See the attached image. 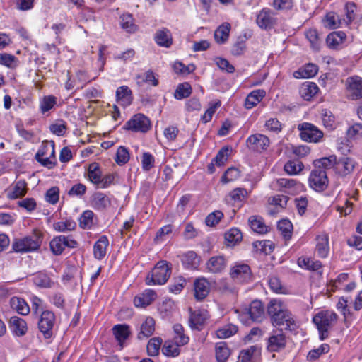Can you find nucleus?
<instances>
[{
	"label": "nucleus",
	"instance_id": "obj_1",
	"mask_svg": "<svg viewBox=\"0 0 362 362\" xmlns=\"http://www.w3.org/2000/svg\"><path fill=\"white\" fill-rule=\"evenodd\" d=\"M267 313L272 325L276 327L293 331L298 327L295 316L281 299H272L267 304Z\"/></svg>",
	"mask_w": 362,
	"mask_h": 362
},
{
	"label": "nucleus",
	"instance_id": "obj_2",
	"mask_svg": "<svg viewBox=\"0 0 362 362\" xmlns=\"http://www.w3.org/2000/svg\"><path fill=\"white\" fill-rule=\"evenodd\" d=\"M316 163L317 166L332 169L337 177L342 178L352 174L357 165L354 158L346 156L338 158L336 155L317 159Z\"/></svg>",
	"mask_w": 362,
	"mask_h": 362
},
{
	"label": "nucleus",
	"instance_id": "obj_3",
	"mask_svg": "<svg viewBox=\"0 0 362 362\" xmlns=\"http://www.w3.org/2000/svg\"><path fill=\"white\" fill-rule=\"evenodd\" d=\"M337 314L330 310H321L313 317V322L317 327L319 339L323 341L329 336V331L337 323Z\"/></svg>",
	"mask_w": 362,
	"mask_h": 362
},
{
	"label": "nucleus",
	"instance_id": "obj_4",
	"mask_svg": "<svg viewBox=\"0 0 362 362\" xmlns=\"http://www.w3.org/2000/svg\"><path fill=\"white\" fill-rule=\"evenodd\" d=\"M172 272V264L166 260L158 261L151 272L148 274L146 285H163L169 279Z\"/></svg>",
	"mask_w": 362,
	"mask_h": 362
},
{
	"label": "nucleus",
	"instance_id": "obj_5",
	"mask_svg": "<svg viewBox=\"0 0 362 362\" xmlns=\"http://www.w3.org/2000/svg\"><path fill=\"white\" fill-rule=\"evenodd\" d=\"M317 159L314 160L313 165L314 168L311 170L308 177V185L314 191L317 192H322L329 185V178L326 170L324 166H317L316 163Z\"/></svg>",
	"mask_w": 362,
	"mask_h": 362
},
{
	"label": "nucleus",
	"instance_id": "obj_6",
	"mask_svg": "<svg viewBox=\"0 0 362 362\" xmlns=\"http://www.w3.org/2000/svg\"><path fill=\"white\" fill-rule=\"evenodd\" d=\"M35 158L41 165L48 169L54 168L57 164L54 142L52 141L42 142Z\"/></svg>",
	"mask_w": 362,
	"mask_h": 362
},
{
	"label": "nucleus",
	"instance_id": "obj_7",
	"mask_svg": "<svg viewBox=\"0 0 362 362\" xmlns=\"http://www.w3.org/2000/svg\"><path fill=\"white\" fill-rule=\"evenodd\" d=\"M55 324L56 315L52 310H43L41 311L37 322V328L44 339H49L53 337Z\"/></svg>",
	"mask_w": 362,
	"mask_h": 362
},
{
	"label": "nucleus",
	"instance_id": "obj_8",
	"mask_svg": "<svg viewBox=\"0 0 362 362\" xmlns=\"http://www.w3.org/2000/svg\"><path fill=\"white\" fill-rule=\"evenodd\" d=\"M229 276L237 284H247L253 281V274L250 267L244 263L235 264L231 267Z\"/></svg>",
	"mask_w": 362,
	"mask_h": 362
},
{
	"label": "nucleus",
	"instance_id": "obj_9",
	"mask_svg": "<svg viewBox=\"0 0 362 362\" xmlns=\"http://www.w3.org/2000/svg\"><path fill=\"white\" fill-rule=\"evenodd\" d=\"M78 246V243L71 235H57L54 237L49 242L50 250L53 255L57 256L62 255L66 247L75 249L77 248Z\"/></svg>",
	"mask_w": 362,
	"mask_h": 362
},
{
	"label": "nucleus",
	"instance_id": "obj_10",
	"mask_svg": "<svg viewBox=\"0 0 362 362\" xmlns=\"http://www.w3.org/2000/svg\"><path fill=\"white\" fill-rule=\"evenodd\" d=\"M300 138L308 143H319L324 136V133L317 127L310 122H303L298 125Z\"/></svg>",
	"mask_w": 362,
	"mask_h": 362
},
{
	"label": "nucleus",
	"instance_id": "obj_11",
	"mask_svg": "<svg viewBox=\"0 0 362 362\" xmlns=\"http://www.w3.org/2000/svg\"><path fill=\"white\" fill-rule=\"evenodd\" d=\"M151 128L150 119L142 113L134 115L124 124V129L132 132L147 133Z\"/></svg>",
	"mask_w": 362,
	"mask_h": 362
},
{
	"label": "nucleus",
	"instance_id": "obj_12",
	"mask_svg": "<svg viewBox=\"0 0 362 362\" xmlns=\"http://www.w3.org/2000/svg\"><path fill=\"white\" fill-rule=\"evenodd\" d=\"M41 243L42 241L39 237L25 236L15 239L12 243V250L18 253L34 252L40 247Z\"/></svg>",
	"mask_w": 362,
	"mask_h": 362
},
{
	"label": "nucleus",
	"instance_id": "obj_13",
	"mask_svg": "<svg viewBox=\"0 0 362 362\" xmlns=\"http://www.w3.org/2000/svg\"><path fill=\"white\" fill-rule=\"evenodd\" d=\"M248 195L247 190L245 188L236 187L226 196L225 200L226 203L230 204L233 208V214L244 206Z\"/></svg>",
	"mask_w": 362,
	"mask_h": 362
},
{
	"label": "nucleus",
	"instance_id": "obj_14",
	"mask_svg": "<svg viewBox=\"0 0 362 362\" xmlns=\"http://www.w3.org/2000/svg\"><path fill=\"white\" fill-rule=\"evenodd\" d=\"M276 13L267 7L261 9L257 15L256 23L262 30H269L278 23Z\"/></svg>",
	"mask_w": 362,
	"mask_h": 362
},
{
	"label": "nucleus",
	"instance_id": "obj_15",
	"mask_svg": "<svg viewBox=\"0 0 362 362\" xmlns=\"http://www.w3.org/2000/svg\"><path fill=\"white\" fill-rule=\"evenodd\" d=\"M286 337L282 329L274 331L267 340V349L269 352H279L286 346Z\"/></svg>",
	"mask_w": 362,
	"mask_h": 362
},
{
	"label": "nucleus",
	"instance_id": "obj_16",
	"mask_svg": "<svg viewBox=\"0 0 362 362\" xmlns=\"http://www.w3.org/2000/svg\"><path fill=\"white\" fill-rule=\"evenodd\" d=\"M227 264L228 259L224 255H214L206 262V270L211 274H219L226 270Z\"/></svg>",
	"mask_w": 362,
	"mask_h": 362
},
{
	"label": "nucleus",
	"instance_id": "obj_17",
	"mask_svg": "<svg viewBox=\"0 0 362 362\" xmlns=\"http://www.w3.org/2000/svg\"><path fill=\"white\" fill-rule=\"evenodd\" d=\"M194 296L197 301L204 300L209 294L211 284L208 279L204 276H200L194 281Z\"/></svg>",
	"mask_w": 362,
	"mask_h": 362
},
{
	"label": "nucleus",
	"instance_id": "obj_18",
	"mask_svg": "<svg viewBox=\"0 0 362 362\" xmlns=\"http://www.w3.org/2000/svg\"><path fill=\"white\" fill-rule=\"evenodd\" d=\"M269 138L262 134L250 135L246 140L247 146L253 151L260 152L266 150L269 146Z\"/></svg>",
	"mask_w": 362,
	"mask_h": 362
},
{
	"label": "nucleus",
	"instance_id": "obj_19",
	"mask_svg": "<svg viewBox=\"0 0 362 362\" xmlns=\"http://www.w3.org/2000/svg\"><path fill=\"white\" fill-rule=\"evenodd\" d=\"M180 259L182 267L187 270H197L201 262V257L192 250L187 251L180 255Z\"/></svg>",
	"mask_w": 362,
	"mask_h": 362
},
{
	"label": "nucleus",
	"instance_id": "obj_20",
	"mask_svg": "<svg viewBox=\"0 0 362 362\" xmlns=\"http://www.w3.org/2000/svg\"><path fill=\"white\" fill-rule=\"evenodd\" d=\"M346 89L350 93L351 100L362 98V78L358 76L347 78Z\"/></svg>",
	"mask_w": 362,
	"mask_h": 362
},
{
	"label": "nucleus",
	"instance_id": "obj_21",
	"mask_svg": "<svg viewBox=\"0 0 362 362\" xmlns=\"http://www.w3.org/2000/svg\"><path fill=\"white\" fill-rule=\"evenodd\" d=\"M157 298L156 292L153 289H146L134 298V305L136 308H146L150 305Z\"/></svg>",
	"mask_w": 362,
	"mask_h": 362
},
{
	"label": "nucleus",
	"instance_id": "obj_22",
	"mask_svg": "<svg viewBox=\"0 0 362 362\" xmlns=\"http://www.w3.org/2000/svg\"><path fill=\"white\" fill-rule=\"evenodd\" d=\"M8 327L12 334L16 337L25 335L28 329L26 321L18 316H13L10 318Z\"/></svg>",
	"mask_w": 362,
	"mask_h": 362
},
{
	"label": "nucleus",
	"instance_id": "obj_23",
	"mask_svg": "<svg viewBox=\"0 0 362 362\" xmlns=\"http://www.w3.org/2000/svg\"><path fill=\"white\" fill-rule=\"evenodd\" d=\"M245 310L250 318L254 322H262L264 319V308L261 300H252Z\"/></svg>",
	"mask_w": 362,
	"mask_h": 362
},
{
	"label": "nucleus",
	"instance_id": "obj_24",
	"mask_svg": "<svg viewBox=\"0 0 362 362\" xmlns=\"http://www.w3.org/2000/svg\"><path fill=\"white\" fill-rule=\"evenodd\" d=\"M315 252L317 257L325 259L329 253V235L326 233H322L315 237Z\"/></svg>",
	"mask_w": 362,
	"mask_h": 362
},
{
	"label": "nucleus",
	"instance_id": "obj_25",
	"mask_svg": "<svg viewBox=\"0 0 362 362\" xmlns=\"http://www.w3.org/2000/svg\"><path fill=\"white\" fill-rule=\"evenodd\" d=\"M109 239L107 235H101L94 243L93 253L95 259L102 260L105 258L109 247Z\"/></svg>",
	"mask_w": 362,
	"mask_h": 362
},
{
	"label": "nucleus",
	"instance_id": "obj_26",
	"mask_svg": "<svg viewBox=\"0 0 362 362\" xmlns=\"http://www.w3.org/2000/svg\"><path fill=\"white\" fill-rule=\"evenodd\" d=\"M91 205L95 210L105 211L111 206V199L101 192H95L90 199Z\"/></svg>",
	"mask_w": 362,
	"mask_h": 362
},
{
	"label": "nucleus",
	"instance_id": "obj_27",
	"mask_svg": "<svg viewBox=\"0 0 362 362\" xmlns=\"http://www.w3.org/2000/svg\"><path fill=\"white\" fill-rule=\"evenodd\" d=\"M154 41L158 46L169 48L173 42L172 33L167 28H162L158 30L154 35Z\"/></svg>",
	"mask_w": 362,
	"mask_h": 362
},
{
	"label": "nucleus",
	"instance_id": "obj_28",
	"mask_svg": "<svg viewBox=\"0 0 362 362\" xmlns=\"http://www.w3.org/2000/svg\"><path fill=\"white\" fill-rule=\"evenodd\" d=\"M346 39V34L344 31H334L329 33L326 38L327 47L331 49H339Z\"/></svg>",
	"mask_w": 362,
	"mask_h": 362
},
{
	"label": "nucleus",
	"instance_id": "obj_29",
	"mask_svg": "<svg viewBox=\"0 0 362 362\" xmlns=\"http://www.w3.org/2000/svg\"><path fill=\"white\" fill-rule=\"evenodd\" d=\"M113 335L118 342L120 350L124 348L125 341L130 336L129 326L127 324H117L112 327Z\"/></svg>",
	"mask_w": 362,
	"mask_h": 362
},
{
	"label": "nucleus",
	"instance_id": "obj_30",
	"mask_svg": "<svg viewBox=\"0 0 362 362\" xmlns=\"http://www.w3.org/2000/svg\"><path fill=\"white\" fill-rule=\"evenodd\" d=\"M9 305L12 310L16 312L18 314L26 316L30 312V308L25 299L13 296L11 298Z\"/></svg>",
	"mask_w": 362,
	"mask_h": 362
},
{
	"label": "nucleus",
	"instance_id": "obj_31",
	"mask_svg": "<svg viewBox=\"0 0 362 362\" xmlns=\"http://www.w3.org/2000/svg\"><path fill=\"white\" fill-rule=\"evenodd\" d=\"M248 223L250 228L258 234H266L270 230V227L266 225L264 218L260 216H251Z\"/></svg>",
	"mask_w": 362,
	"mask_h": 362
},
{
	"label": "nucleus",
	"instance_id": "obj_32",
	"mask_svg": "<svg viewBox=\"0 0 362 362\" xmlns=\"http://www.w3.org/2000/svg\"><path fill=\"white\" fill-rule=\"evenodd\" d=\"M117 102L123 107H127L132 103V90L127 86H122L116 90Z\"/></svg>",
	"mask_w": 362,
	"mask_h": 362
},
{
	"label": "nucleus",
	"instance_id": "obj_33",
	"mask_svg": "<svg viewBox=\"0 0 362 362\" xmlns=\"http://www.w3.org/2000/svg\"><path fill=\"white\" fill-rule=\"evenodd\" d=\"M173 341L180 346L187 345L189 341V337L185 334L184 327L179 323H176L173 326Z\"/></svg>",
	"mask_w": 362,
	"mask_h": 362
},
{
	"label": "nucleus",
	"instance_id": "obj_34",
	"mask_svg": "<svg viewBox=\"0 0 362 362\" xmlns=\"http://www.w3.org/2000/svg\"><path fill=\"white\" fill-rule=\"evenodd\" d=\"M297 264L300 268L310 272H318L322 267V264L320 261L315 260L305 256L298 257Z\"/></svg>",
	"mask_w": 362,
	"mask_h": 362
},
{
	"label": "nucleus",
	"instance_id": "obj_35",
	"mask_svg": "<svg viewBox=\"0 0 362 362\" xmlns=\"http://www.w3.org/2000/svg\"><path fill=\"white\" fill-rule=\"evenodd\" d=\"M231 25L228 22L221 24L214 32V40L218 44H225L229 38Z\"/></svg>",
	"mask_w": 362,
	"mask_h": 362
},
{
	"label": "nucleus",
	"instance_id": "obj_36",
	"mask_svg": "<svg viewBox=\"0 0 362 362\" xmlns=\"http://www.w3.org/2000/svg\"><path fill=\"white\" fill-rule=\"evenodd\" d=\"M266 91L263 89L254 90L245 98V107L252 109L255 107L265 97Z\"/></svg>",
	"mask_w": 362,
	"mask_h": 362
},
{
	"label": "nucleus",
	"instance_id": "obj_37",
	"mask_svg": "<svg viewBox=\"0 0 362 362\" xmlns=\"http://www.w3.org/2000/svg\"><path fill=\"white\" fill-rule=\"evenodd\" d=\"M27 182L25 180H20L15 182L11 189L7 193L9 199H16L24 197L27 193Z\"/></svg>",
	"mask_w": 362,
	"mask_h": 362
},
{
	"label": "nucleus",
	"instance_id": "obj_38",
	"mask_svg": "<svg viewBox=\"0 0 362 362\" xmlns=\"http://www.w3.org/2000/svg\"><path fill=\"white\" fill-rule=\"evenodd\" d=\"M155 331V320L151 317H147L141 324L140 332L138 333L137 338L140 340L150 337Z\"/></svg>",
	"mask_w": 362,
	"mask_h": 362
},
{
	"label": "nucleus",
	"instance_id": "obj_39",
	"mask_svg": "<svg viewBox=\"0 0 362 362\" xmlns=\"http://www.w3.org/2000/svg\"><path fill=\"white\" fill-rule=\"evenodd\" d=\"M102 176V171L99 163L93 162L90 163L87 168L86 177L88 181L95 185H100V180Z\"/></svg>",
	"mask_w": 362,
	"mask_h": 362
},
{
	"label": "nucleus",
	"instance_id": "obj_40",
	"mask_svg": "<svg viewBox=\"0 0 362 362\" xmlns=\"http://www.w3.org/2000/svg\"><path fill=\"white\" fill-rule=\"evenodd\" d=\"M119 23L121 28L128 33H134L139 30L133 16L129 13L120 16Z\"/></svg>",
	"mask_w": 362,
	"mask_h": 362
},
{
	"label": "nucleus",
	"instance_id": "obj_41",
	"mask_svg": "<svg viewBox=\"0 0 362 362\" xmlns=\"http://www.w3.org/2000/svg\"><path fill=\"white\" fill-rule=\"evenodd\" d=\"M319 90V88L317 84L314 82H305L300 88V96L307 101H310L317 94Z\"/></svg>",
	"mask_w": 362,
	"mask_h": 362
},
{
	"label": "nucleus",
	"instance_id": "obj_42",
	"mask_svg": "<svg viewBox=\"0 0 362 362\" xmlns=\"http://www.w3.org/2000/svg\"><path fill=\"white\" fill-rule=\"evenodd\" d=\"M96 219L93 211L87 209L83 211L78 218V226L83 230H89L95 224L94 219Z\"/></svg>",
	"mask_w": 362,
	"mask_h": 362
},
{
	"label": "nucleus",
	"instance_id": "obj_43",
	"mask_svg": "<svg viewBox=\"0 0 362 362\" xmlns=\"http://www.w3.org/2000/svg\"><path fill=\"white\" fill-rule=\"evenodd\" d=\"M304 169V164L299 159L287 161L284 165V170L289 175H296Z\"/></svg>",
	"mask_w": 362,
	"mask_h": 362
},
{
	"label": "nucleus",
	"instance_id": "obj_44",
	"mask_svg": "<svg viewBox=\"0 0 362 362\" xmlns=\"http://www.w3.org/2000/svg\"><path fill=\"white\" fill-rule=\"evenodd\" d=\"M252 247L257 252L269 255L274 249V244L269 240H257L252 243Z\"/></svg>",
	"mask_w": 362,
	"mask_h": 362
},
{
	"label": "nucleus",
	"instance_id": "obj_45",
	"mask_svg": "<svg viewBox=\"0 0 362 362\" xmlns=\"http://www.w3.org/2000/svg\"><path fill=\"white\" fill-rule=\"evenodd\" d=\"M215 352L217 362H226L230 355V351L225 341L216 344Z\"/></svg>",
	"mask_w": 362,
	"mask_h": 362
},
{
	"label": "nucleus",
	"instance_id": "obj_46",
	"mask_svg": "<svg viewBox=\"0 0 362 362\" xmlns=\"http://www.w3.org/2000/svg\"><path fill=\"white\" fill-rule=\"evenodd\" d=\"M318 71V66L312 63L305 64L299 71L294 73L296 78H310L314 77Z\"/></svg>",
	"mask_w": 362,
	"mask_h": 362
},
{
	"label": "nucleus",
	"instance_id": "obj_47",
	"mask_svg": "<svg viewBox=\"0 0 362 362\" xmlns=\"http://www.w3.org/2000/svg\"><path fill=\"white\" fill-rule=\"evenodd\" d=\"M247 37L245 35H240L237 37L235 42L233 43L230 48V53L233 56L238 57L243 55L247 48Z\"/></svg>",
	"mask_w": 362,
	"mask_h": 362
},
{
	"label": "nucleus",
	"instance_id": "obj_48",
	"mask_svg": "<svg viewBox=\"0 0 362 362\" xmlns=\"http://www.w3.org/2000/svg\"><path fill=\"white\" fill-rule=\"evenodd\" d=\"M35 284L42 288H49L54 286V281L45 272H38L34 277Z\"/></svg>",
	"mask_w": 362,
	"mask_h": 362
},
{
	"label": "nucleus",
	"instance_id": "obj_49",
	"mask_svg": "<svg viewBox=\"0 0 362 362\" xmlns=\"http://www.w3.org/2000/svg\"><path fill=\"white\" fill-rule=\"evenodd\" d=\"M76 228V223L71 218H66L63 221H57L53 223V229L59 233L74 231Z\"/></svg>",
	"mask_w": 362,
	"mask_h": 362
},
{
	"label": "nucleus",
	"instance_id": "obj_50",
	"mask_svg": "<svg viewBox=\"0 0 362 362\" xmlns=\"http://www.w3.org/2000/svg\"><path fill=\"white\" fill-rule=\"evenodd\" d=\"M192 93V88L189 83L184 82L179 83L174 92V98L176 100H181L187 98Z\"/></svg>",
	"mask_w": 362,
	"mask_h": 362
},
{
	"label": "nucleus",
	"instance_id": "obj_51",
	"mask_svg": "<svg viewBox=\"0 0 362 362\" xmlns=\"http://www.w3.org/2000/svg\"><path fill=\"white\" fill-rule=\"evenodd\" d=\"M180 347L173 340H167L163 345L162 352L165 356L175 358L180 354Z\"/></svg>",
	"mask_w": 362,
	"mask_h": 362
},
{
	"label": "nucleus",
	"instance_id": "obj_52",
	"mask_svg": "<svg viewBox=\"0 0 362 362\" xmlns=\"http://www.w3.org/2000/svg\"><path fill=\"white\" fill-rule=\"evenodd\" d=\"M231 152L232 148L230 146H225L222 147L213 158L216 165L218 167L223 166L230 157Z\"/></svg>",
	"mask_w": 362,
	"mask_h": 362
},
{
	"label": "nucleus",
	"instance_id": "obj_53",
	"mask_svg": "<svg viewBox=\"0 0 362 362\" xmlns=\"http://www.w3.org/2000/svg\"><path fill=\"white\" fill-rule=\"evenodd\" d=\"M306 39L309 41L311 48L315 51H319L320 48V38L315 28H309L305 31Z\"/></svg>",
	"mask_w": 362,
	"mask_h": 362
},
{
	"label": "nucleus",
	"instance_id": "obj_54",
	"mask_svg": "<svg viewBox=\"0 0 362 362\" xmlns=\"http://www.w3.org/2000/svg\"><path fill=\"white\" fill-rule=\"evenodd\" d=\"M269 287L270 290L277 294H287L288 293V288L284 286L280 279L276 276H269Z\"/></svg>",
	"mask_w": 362,
	"mask_h": 362
},
{
	"label": "nucleus",
	"instance_id": "obj_55",
	"mask_svg": "<svg viewBox=\"0 0 362 362\" xmlns=\"http://www.w3.org/2000/svg\"><path fill=\"white\" fill-rule=\"evenodd\" d=\"M240 177V171L235 167L228 168L222 175L220 182L223 184H228L237 180Z\"/></svg>",
	"mask_w": 362,
	"mask_h": 362
},
{
	"label": "nucleus",
	"instance_id": "obj_56",
	"mask_svg": "<svg viewBox=\"0 0 362 362\" xmlns=\"http://www.w3.org/2000/svg\"><path fill=\"white\" fill-rule=\"evenodd\" d=\"M221 105L220 100H215L209 103V107L202 116L201 120L203 123H207L212 119L213 115L216 112L218 108Z\"/></svg>",
	"mask_w": 362,
	"mask_h": 362
},
{
	"label": "nucleus",
	"instance_id": "obj_57",
	"mask_svg": "<svg viewBox=\"0 0 362 362\" xmlns=\"http://www.w3.org/2000/svg\"><path fill=\"white\" fill-rule=\"evenodd\" d=\"M238 328L233 324H228L218 329L216 332V336L219 339H226L237 333Z\"/></svg>",
	"mask_w": 362,
	"mask_h": 362
},
{
	"label": "nucleus",
	"instance_id": "obj_58",
	"mask_svg": "<svg viewBox=\"0 0 362 362\" xmlns=\"http://www.w3.org/2000/svg\"><path fill=\"white\" fill-rule=\"evenodd\" d=\"M337 308L341 313L346 322L353 320V313L348 308V300L344 297L339 298Z\"/></svg>",
	"mask_w": 362,
	"mask_h": 362
},
{
	"label": "nucleus",
	"instance_id": "obj_59",
	"mask_svg": "<svg viewBox=\"0 0 362 362\" xmlns=\"http://www.w3.org/2000/svg\"><path fill=\"white\" fill-rule=\"evenodd\" d=\"M136 78L141 79V83H145L154 87L158 86L159 84L158 75L151 69L146 71L144 74L143 76L141 75H137Z\"/></svg>",
	"mask_w": 362,
	"mask_h": 362
},
{
	"label": "nucleus",
	"instance_id": "obj_60",
	"mask_svg": "<svg viewBox=\"0 0 362 362\" xmlns=\"http://www.w3.org/2000/svg\"><path fill=\"white\" fill-rule=\"evenodd\" d=\"M163 340L160 337L151 338L146 346L148 355L150 356H156L159 354L160 349L162 344Z\"/></svg>",
	"mask_w": 362,
	"mask_h": 362
},
{
	"label": "nucleus",
	"instance_id": "obj_61",
	"mask_svg": "<svg viewBox=\"0 0 362 362\" xmlns=\"http://www.w3.org/2000/svg\"><path fill=\"white\" fill-rule=\"evenodd\" d=\"M322 122L323 126L329 130H333L336 128L335 117L330 110L327 109L322 110Z\"/></svg>",
	"mask_w": 362,
	"mask_h": 362
},
{
	"label": "nucleus",
	"instance_id": "obj_62",
	"mask_svg": "<svg viewBox=\"0 0 362 362\" xmlns=\"http://www.w3.org/2000/svg\"><path fill=\"white\" fill-rule=\"evenodd\" d=\"M330 346L328 344H322L318 348L310 350L307 356V359L313 361L318 359L322 354L329 351Z\"/></svg>",
	"mask_w": 362,
	"mask_h": 362
},
{
	"label": "nucleus",
	"instance_id": "obj_63",
	"mask_svg": "<svg viewBox=\"0 0 362 362\" xmlns=\"http://www.w3.org/2000/svg\"><path fill=\"white\" fill-rule=\"evenodd\" d=\"M48 298L50 303L52 304L55 308L61 310L64 309L66 305V298L62 292H54L49 296Z\"/></svg>",
	"mask_w": 362,
	"mask_h": 362
},
{
	"label": "nucleus",
	"instance_id": "obj_64",
	"mask_svg": "<svg viewBox=\"0 0 362 362\" xmlns=\"http://www.w3.org/2000/svg\"><path fill=\"white\" fill-rule=\"evenodd\" d=\"M141 168L148 172L155 166V157L150 152H144L141 157Z\"/></svg>",
	"mask_w": 362,
	"mask_h": 362
}]
</instances>
